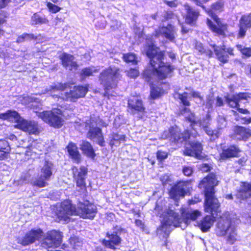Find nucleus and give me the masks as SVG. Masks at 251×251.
Segmentation results:
<instances>
[{"label":"nucleus","instance_id":"obj_43","mask_svg":"<svg viewBox=\"0 0 251 251\" xmlns=\"http://www.w3.org/2000/svg\"><path fill=\"white\" fill-rule=\"evenodd\" d=\"M218 127L219 129H222L225 127L227 125V122L225 118L223 116H219L217 120Z\"/></svg>","mask_w":251,"mask_h":251},{"label":"nucleus","instance_id":"obj_64","mask_svg":"<svg viewBox=\"0 0 251 251\" xmlns=\"http://www.w3.org/2000/svg\"><path fill=\"white\" fill-rule=\"evenodd\" d=\"M192 96L194 98H200V94L198 92H194L192 93Z\"/></svg>","mask_w":251,"mask_h":251},{"label":"nucleus","instance_id":"obj_53","mask_svg":"<svg viewBox=\"0 0 251 251\" xmlns=\"http://www.w3.org/2000/svg\"><path fill=\"white\" fill-rule=\"evenodd\" d=\"M241 123L243 124H249L251 123V117H241Z\"/></svg>","mask_w":251,"mask_h":251},{"label":"nucleus","instance_id":"obj_35","mask_svg":"<svg viewBox=\"0 0 251 251\" xmlns=\"http://www.w3.org/2000/svg\"><path fill=\"white\" fill-rule=\"evenodd\" d=\"M48 20L44 16L41 15L38 13H35L31 17V24L32 25L47 24Z\"/></svg>","mask_w":251,"mask_h":251},{"label":"nucleus","instance_id":"obj_4","mask_svg":"<svg viewBox=\"0 0 251 251\" xmlns=\"http://www.w3.org/2000/svg\"><path fill=\"white\" fill-rule=\"evenodd\" d=\"M201 216V212L198 210H182L181 217L174 211L169 210L162 221L161 226L157 228V235L161 239H167L172 230V226H180V224L182 222L187 225L191 221H195Z\"/></svg>","mask_w":251,"mask_h":251},{"label":"nucleus","instance_id":"obj_32","mask_svg":"<svg viewBox=\"0 0 251 251\" xmlns=\"http://www.w3.org/2000/svg\"><path fill=\"white\" fill-rule=\"evenodd\" d=\"M125 135L113 133L109 135V145L111 148L119 146L122 142L125 141Z\"/></svg>","mask_w":251,"mask_h":251},{"label":"nucleus","instance_id":"obj_10","mask_svg":"<svg viewBox=\"0 0 251 251\" xmlns=\"http://www.w3.org/2000/svg\"><path fill=\"white\" fill-rule=\"evenodd\" d=\"M226 102L228 105L234 108H236L239 112L243 114H248L249 111L246 109L240 108V103H246L251 99V93H239L232 96L226 97Z\"/></svg>","mask_w":251,"mask_h":251},{"label":"nucleus","instance_id":"obj_58","mask_svg":"<svg viewBox=\"0 0 251 251\" xmlns=\"http://www.w3.org/2000/svg\"><path fill=\"white\" fill-rule=\"evenodd\" d=\"M201 201V200L198 198H195L194 199H192L189 201V204H193Z\"/></svg>","mask_w":251,"mask_h":251},{"label":"nucleus","instance_id":"obj_45","mask_svg":"<svg viewBox=\"0 0 251 251\" xmlns=\"http://www.w3.org/2000/svg\"><path fill=\"white\" fill-rule=\"evenodd\" d=\"M157 158L159 161H162L168 157V153L162 151H158L156 153Z\"/></svg>","mask_w":251,"mask_h":251},{"label":"nucleus","instance_id":"obj_39","mask_svg":"<svg viewBox=\"0 0 251 251\" xmlns=\"http://www.w3.org/2000/svg\"><path fill=\"white\" fill-rule=\"evenodd\" d=\"M215 104V99L213 95H209L206 98V107L208 108V113L212 110Z\"/></svg>","mask_w":251,"mask_h":251},{"label":"nucleus","instance_id":"obj_38","mask_svg":"<svg viewBox=\"0 0 251 251\" xmlns=\"http://www.w3.org/2000/svg\"><path fill=\"white\" fill-rule=\"evenodd\" d=\"M97 72H98L97 69L94 67H91L82 69L80 74L81 76L86 77L91 76L93 73Z\"/></svg>","mask_w":251,"mask_h":251},{"label":"nucleus","instance_id":"obj_37","mask_svg":"<svg viewBox=\"0 0 251 251\" xmlns=\"http://www.w3.org/2000/svg\"><path fill=\"white\" fill-rule=\"evenodd\" d=\"M123 59L127 63H131L132 64H136L137 63L136 56L132 53L124 54Z\"/></svg>","mask_w":251,"mask_h":251},{"label":"nucleus","instance_id":"obj_63","mask_svg":"<svg viewBox=\"0 0 251 251\" xmlns=\"http://www.w3.org/2000/svg\"><path fill=\"white\" fill-rule=\"evenodd\" d=\"M9 139H10L11 140L14 141V140H16L17 137L15 135H14L13 134H11L9 136Z\"/></svg>","mask_w":251,"mask_h":251},{"label":"nucleus","instance_id":"obj_47","mask_svg":"<svg viewBox=\"0 0 251 251\" xmlns=\"http://www.w3.org/2000/svg\"><path fill=\"white\" fill-rule=\"evenodd\" d=\"M224 4L222 2H217L212 5V9L216 11H222Z\"/></svg>","mask_w":251,"mask_h":251},{"label":"nucleus","instance_id":"obj_56","mask_svg":"<svg viewBox=\"0 0 251 251\" xmlns=\"http://www.w3.org/2000/svg\"><path fill=\"white\" fill-rule=\"evenodd\" d=\"M161 180L162 182L163 185H165L169 180V176L167 175H164L161 177Z\"/></svg>","mask_w":251,"mask_h":251},{"label":"nucleus","instance_id":"obj_18","mask_svg":"<svg viewBox=\"0 0 251 251\" xmlns=\"http://www.w3.org/2000/svg\"><path fill=\"white\" fill-rule=\"evenodd\" d=\"M156 36L161 35L171 42H173L176 36L177 29L174 25L168 24L167 26L159 27L155 30Z\"/></svg>","mask_w":251,"mask_h":251},{"label":"nucleus","instance_id":"obj_22","mask_svg":"<svg viewBox=\"0 0 251 251\" xmlns=\"http://www.w3.org/2000/svg\"><path fill=\"white\" fill-rule=\"evenodd\" d=\"M251 136V129L241 126H236L233 128V133L231 135L232 139L236 141L246 140Z\"/></svg>","mask_w":251,"mask_h":251},{"label":"nucleus","instance_id":"obj_5","mask_svg":"<svg viewBox=\"0 0 251 251\" xmlns=\"http://www.w3.org/2000/svg\"><path fill=\"white\" fill-rule=\"evenodd\" d=\"M170 135L169 137L173 139L175 142L182 143L188 140L185 144L184 154L185 155L195 157L198 159H202L204 154L202 153V146L201 143L197 141H192L191 133L186 130L183 133H179L176 127H172L169 129Z\"/></svg>","mask_w":251,"mask_h":251},{"label":"nucleus","instance_id":"obj_52","mask_svg":"<svg viewBox=\"0 0 251 251\" xmlns=\"http://www.w3.org/2000/svg\"><path fill=\"white\" fill-rule=\"evenodd\" d=\"M224 105V101L223 99L220 97H217L216 99H215V106H222Z\"/></svg>","mask_w":251,"mask_h":251},{"label":"nucleus","instance_id":"obj_33","mask_svg":"<svg viewBox=\"0 0 251 251\" xmlns=\"http://www.w3.org/2000/svg\"><path fill=\"white\" fill-rule=\"evenodd\" d=\"M68 151L71 157V158L76 163H79L80 160V154L78 151L77 147L75 144L70 143L68 145L67 147Z\"/></svg>","mask_w":251,"mask_h":251},{"label":"nucleus","instance_id":"obj_16","mask_svg":"<svg viewBox=\"0 0 251 251\" xmlns=\"http://www.w3.org/2000/svg\"><path fill=\"white\" fill-rule=\"evenodd\" d=\"M189 191V183L187 181H180L171 188L169 194L171 198L177 200L183 197Z\"/></svg>","mask_w":251,"mask_h":251},{"label":"nucleus","instance_id":"obj_21","mask_svg":"<svg viewBox=\"0 0 251 251\" xmlns=\"http://www.w3.org/2000/svg\"><path fill=\"white\" fill-rule=\"evenodd\" d=\"M72 171L77 186L85 187V179L87 174V168L85 166H81L79 168L73 167Z\"/></svg>","mask_w":251,"mask_h":251},{"label":"nucleus","instance_id":"obj_59","mask_svg":"<svg viewBox=\"0 0 251 251\" xmlns=\"http://www.w3.org/2000/svg\"><path fill=\"white\" fill-rule=\"evenodd\" d=\"M25 41V36H24V34L19 36L17 39V42L18 43L23 42Z\"/></svg>","mask_w":251,"mask_h":251},{"label":"nucleus","instance_id":"obj_15","mask_svg":"<svg viewBox=\"0 0 251 251\" xmlns=\"http://www.w3.org/2000/svg\"><path fill=\"white\" fill-rule=\"evenodd\" d=\"M43 236V231L40 228L32 229L27 232L24 237H18L16 241L17 243L26 246L33 244L36 241H40Z\"/></svg>","mask_w":251,"mask_h":251},{"label":"nucleus","instance_id":"obj_26","mask_svg":"<svg viewBox=\"0 0 251 251\" xmlns=\"http://www.w3.org/2000/svg\"><path fill=\"white\" fill-rule=\"evenodd\" d=\"M238 199L244 200L251 197V183L241 182L240 188L234 195Z\"/></svg>","mask_w":251,"mask_h":251},{"label":"nucleus","instance_id":"obj_3","mask_svg":"<svg viewBox=\"0 0 251 251\" xmlns=\"http://www.w3.org/2000/svg\"><path fill=\"white\" fill-rule=\"evenodd\" d=\"M97 213V207L92 203L88 202H80L77 208L74 206L71 201L67 200L56 206L55 213L60 222L68 223L70 216L73 215L79 216L84 219H93Z\"/></svg>","mask_w":251,"mask_h":251},{"label":"nucleus","instance_id":"obj_49","mask_svg":"<svg viewBox=\"0 0 251 251\" xmlns=\"http://www.w3.org/2000/svg\"><path fill=\"white\" fill-rule=\"evenodd\" d=\"M94 119V124L95 125V126H100L103 127H106L107 126V124L104 122L102 120L100 119L99 118L98 119H95L92 117Z\"/></svg>","mask_w":251,"mask_h":251},{"label":"nucleus","instance_id":"obj_24","mask_svg":"<svg viewBox=\"0 0 251 251\" xmlns=\"http://www.w3.org/2000/svg\"><path fill=\"white\" fill-rule=\"evenodd\" d=\"M215 53L218 59L221 62L225 63L228 59V56L226 52H227L229 54L233 55V49L231 48H225V46L222 48L217 46L214 47Z\"/></svg>","mask_w":251,"mask_h":251},{"label":"nucleus","instance_id":"obj_14","mask_svg":"<svg viewBox=\"0 0 251 251\" xmlns=\"http://www.w3.org/2000/svg\"><path fill=\"white\" fill-rule=\"evenodd\" d=\"M207 12L214 21L213 22L210 19H207V25L209 28L217 35L224 36L226 29V25L222 23L220 19L213 12L212 10H209Z\"/></svg>","mask_w":251,"mask_h":251},{"label":"nucleus","instance_id":"obj_25","mask_svg":"<svg viewBox=\"0 0 251 251\" xmlns=\"http://www.w3.org/2000/svg\"><path fill=\"white\" fill-rule=\"evenodd\" d=\"M60 59L62 61L63 67L69 70H76L77 64L75 61V58L73 55L63 53L60 56Z\"/></svg>","mask_w":251,"mask_h":251},{"label":"nucleus","instance_id":"obj_36","mask_svg":"<svg viewBox=\"0 0 251 251\" xmlns=\"http://www.w3.org/2000/svg\"><path fill=\"white\" fill-rule=\"evenodd\" d=\"M46 180L40 176L39 178L33 179L31 181V184L34 186H36L39 188H43L46 186L48 185V183L46 182Z\"/></svg>","mask_w":251,"mask_h":251},{"label":"nucleus","instance_id":"obj_20","mask_svg":"<svg viewBox=\"0 0 251 251\" xmlns=\"http://www.w3.org/2000/svg\"><path fill=\"white\" fill-rule=\"evenodd\" d=\"M239 30L237 35L238 39L243 38L246 34L248 29L251 28V13L243 15L239 20Z\"/></svg>","mask_w":251,"mask_h":251},{"label":"nucleus","instance_id":"obj_34","mask_svg":"<svg viewBox=\"0 0 251 251\" xmlns=\"http://www.w3.org/2000/svg\"><path fill=\"white\" fill-rule=\"evenodd\" d=\"M80 149L84 154L90 158H94L95 156L94 151L91 144L86 141H83L80 144Z\"/></svg>","mask_w":251,"mask_h":251},{"label":"nucleus","instance_id":"obj_57","mask_svg":"<svg viewBox=\"0 0 251 251\" xmlns=\"http://www.w3.org/2000/svg\"><path fill=\"white\" fill-rule=\"evenodd\" d=\"M10 0H0V8H3L7 5Z\"/></svg>","mask_w":251,"mask_h":251},{"label":"nucleus","instance_id":"obj_48","mask_svg":"<svg viewBox=\"0 0 251 251\" xmlns=\"http://www.w3.org/2000/svg\"><path fill=\"white\" fill-rule=\"evenodd\" d=\"M182 171L185 176H189L192 174L193 169L191 166H185L183 168Z\"/></svg>","mask_w":251,"mask_h":251},{"label":"nucleus","instance_id":"obj_41","mask_svg":"<svg viewBox=\"0 0 251 251\" xmlns=\"http://www.w3.org/2000/svg\"><path fill=\"white\" fill-rule=\"evenodd\" d=\"M236 48L243 55L247 57L251 56V48H245L241 45H236Z\"/></svg>","mask_w":251,"mask_h":251},{"label":"nucleus","instance_id":"obj_7","mask_svg":"<svg viewBox=\"0 0 251 251\" xmlns=\"http://www.w3.org/2000/svg\"><path fill=\"white\" fill-rule=\"evenodd\" d=\"M120 77L119 69L115 67H110L100 73L99 79L104 87L105 95H108V90L116 87Z\"/></svg>","mask_w":251,"mask_h":251},{"label":"nucleus","instance_id":"obj_46","mask_svg":"<svg viewBox=\"0 0 251 251\" xmlns=\"http://www.w3.org/2000/svg\"><path fill=\"white\" fill-rule=\"evenodd\" d=\"M127 75L132 78H135L139 75V72L137 69H130L126 71Z\"/></svg>","mask_w":251,"mask_h":251},{"label":"nucleus","instance_id":"obj_30","mask_svg":"<svg viewBox=\"0 0 251 251\" xmlns=\"http://www.w3.org/2000/svg\"><path fill=\"white\" fill-rule=\"evenodd\" d=\"M239 151L240 150L238 147L234 145L230 146L226 149H223L220 154V158L226 160L231 157H236Z\"/></svg>","mask_w":251,"mask_h":251},{"label":"nucleus","instance_id":"obj_11","mask_svg":"<svg viewBox=\"0 0 251 251\" xmlns=\"http://www.w3.org/2000/svg\"><path fill=\"white\" fill-rule=\"evenodd\" d=\"M94 121V119L91 117L90 120L86 123V127L89 128L87 137L96 142L100 146L103 147L105 145V141L101 129L98 126H95Z\"/></svg>","mask_w":251,"mask_h":251},{"label":"nucleus","instance_id":"obj_31","mask_svg":"<svg viewBox=\"0 0 251 251\" xmlns=\"http://www.w3.org/2000/svg\"><path fill=\"white\" fill-rule=\"evenodd\" d=\"M151 97L152 99H155L168 90L169 89V85L164 83L161 87H155L153 86V84H151Z\"/></svg>","mask_w":251,"mask_h":251},{"label":"nucleus","instance_id":"obj_1","mask_svg":"<svg viewBox=\"0 0 251 251\" xmlns=\"http://www.w3.org/2000/svg\"><path fill=\"white\" fill-rule=\"evenodd\" d=\"M216 175L210 174L204 177L199 183L200 189H204L205 202L204 209L205 212L210 213L211 215H207L197 222L198 226L203 232L209 231L212 226L215 219L220 217L224 220L220 213V206L218 200L215 197L214 187L217 185Z\"/></svg>","mask_w":251,"mask_h":251},{"label":"nucleus","instance_id":"obj_9","mask_svg":"<svg viewBox=\"0 0 251 251\" xmlns=\"http://www.w3.org/2000/svg\"><path fill=\"white\" fill-rule=\"evenodd\" d=\"M37 115L50 126L55 128H60L63 124L62 112L60 109L53 108L51 111L38 112Z\"/></svg>","mask_w":251,"mask_h":251},{"label":"nucleus","instance_id":"obj_44","mask_svg":"<svg viewBox=\"0 0 251 251\" xmlns=\"http://www.w3.org/2000/svg\"><path fill=\"white\" fill-rule=\"evenodd\" d=\"M47 6L50 11L53 13H56L59 12L61 9L60 7L50 2H48Z\"/></svg>","mask_w":251,"mask_h":251},{"label":"nucleus","instance_id":"obj_61","mask_svg":"<svg viewBox=\"0 0 251 251\" xmlns=\"http://www.w3.org/2000/svg\"><path fill=\"white\" fill-rule=\"evenodd\" d=\"M8 153H5V152H3V153H1L0 155V160L5 159L7 157Z\"/></svg>","mask_w":251,"mask_h":251},{"label":"nucleus","instance_id":"obj_60","mask_svg":"<svg viewBox=\"0 0 251 251\" xmlns=\"http://www.w3.org/2000/svg\"><path fill=\"white\" fill-rule=\"evenodd\" d=\"M25 100H26V101H27L28 103L32 102L33 101H34L35 100V98L33 97H25L24 98Z\"/></svg>","mask_w":251,"mask_h":251},{"label":"nucleus","instance_id":"obj_2","mask_svg":"<svg viewBox=\"0 0 251 251\" xmlns=\"http://www.w3.org/2000/svg\"><path fill=\"white\" fill-rule=\"evenodd\" d=\"M146 53L150 59L151 65V69H146L144 73V77L148 82H151V78L153 76L162 80L172 76L174 67L163 62V53L160 51L152 42L147 47Z\"/></svg>","mask_w":251,"mask_h":251},{"label":"nucleus","instance_id":"obj_27","mask_svg":"<svg viewBox=\"0 0 251 251\" xmlns=\"http://www.w3.org/2000/svg\"><path fill=\"white\" fill-rule=\"evenodd\" d=\"M53 171V164L51 161L45 160L41 166V176L46 180H50Z\"/></svg>","mask_w":251,"mask_h":251},{"label":"nucleus","instance_id":"obj_51","mask_svg":"<svg viewBox=\"0 0 251 251\" xmlns=\"http://www.w3.org/2000/svg\"><path fill=\"white\" fill-rule=\"evenodd\" d=\"M135 224L137 226L139 227L143 231L144 230L145 227V225L141 220H136L135 221Z\"/></svg>","mask_w":251,"mask_h":251},{"label":"nucleus","instance_id":"obj_40","mask_svg":"<svg viewBox=\"0 0 251 251\" xmlns=\"http://www.w3.org/2000/svg\"><path fill=\"white\" fill-rule=\"evenodd\" d=\"M10 147L9 143L5 140H0V151L9 153L10 151Z\"/></svg>","mask_w":251,"mask_h":251},{"label":"nucleus","instance_id":"obj_54","mask_svg":"<svg viewBox=\"0 0 251 251\" xmlns=\"http://www.w3.org/2000/svg\"><path fill=\"white\" fill-rule=\"evenodd\" d=\"M195 48L196 49L200 52L202 53L204 51V49L203 48L202 44L201 43L197 42L196 44Z\"/></svg>","mask_w":251,"mask_h":251},{"label":"nucleus","instance_id":"obj_50","mask_svg":"<svg viewBox=\"0 0 251 251\" xmlns=\"http://www.w3.org/2000/svg\"><path fill=\"white\" fill-rule=\"evenodd\" d=\"M211 168V165H209V164H207V163L202 164L201 167V170L202 171L205 172L209 171L210 170Z\"/></svg>","mask_w":251,"mask_h":251},{"label":"nucleus","instance_id":"obj_13","mask_svg":"<svg viewBox=\"0 0 251 251\" xmlns=\"http://www.w3.org/2000/svg\"><path fill=\"white\" fill-rule=\"evenodd\" d=\"M41 241V246L45 248H56L60 246L62 241L61 233L53 230L43 234Z\"/></svg>","mask_w":251,"mask_h":251},{"label":"nucleus","instance_id":"obj_19","mask_svg":"<svg viewBox=\"0 0 251 251\" xmlns=\"http://www.w3.org/2000/svg\"><path fill=\"white\" fill-rule=\"evenodd\" d=\"M128 108L133 115L137 114L142 118L145 113V108L142 101L137 97H133L128 100Z\"/></svg>","mask_w":251,"mask_h":251},{"label":"nucleus","instance_id":"obj_23","mask_svg":"<svg viewBox=\"0 0 251 251\" xmlns=\"http://www.w3.org/2000/svg\"><path fill=\"white\" fill-rule=\"evenodd\" d=\"M68 86L67 83H55L50 85L43 90L42 94L51 96L53 98L59 99V92L63 91Z\"/></svg>","mask_w":251,"mask_h":251},{"label":"nucleus","instance_id":"obj_42","mask_svg":"<svg viewBox=\"0 0 251 251\" xmlns=\"http://www.w3.org/2000/svg\"><path fill=\"white\" fill-rule=\"evenodd\" d=\"M178 98L180 100L181 102L183 103V104L185 106H189L190 105V102L188 100V94L184 92L183 94H178Z\"/></svg>","mask_w":251,"mask_h":251},{"label":"nucleus","instance_id":"obj_6","mask_svg":"<svg viewBox=\"0 0 251 251\" xmlns=\"http://www.w3.org/2000/svg\"><path fill=\"white\" fill-rule=\"evenodd\" d=\"M0 118L9 121H14L17 123L15 126L29 134H38L40 131L38 124L35 121H27L23 119L18 112L15 111L9 110L6 113L0 114Z\"/></svg>","mask_w":251,"mask_h":251},{"label":"nucleus","instance_id":"obj_62","mask_svg":"<svg viewBox=\"0 0 251 251\" xmlns=\"http://www.w3.org/2000/svg\"><path fill=\"white\" fill-rule=\"evenodd\" d=\"M188 29L187 28H186L184 25H182L181 32L183 33H186L188 32Z\"/></svg>","mask_w":251,"mask_h":251},{"label":"nucleus","instance_id":"obj_12","mask_svg":"<svg viewBox=\"0 0 251 251\" xmlns=\"http://www.w3.org/2000/svg\"><path fill=\"white\" fill-rule=\"evenodd\" d=\"M217 227L221 231V235H226L227 241L233 244L237 240V233L235 229L230 226L229 220L226 217L225 220H220L217 223Z\"/></svg>","mask_w":251,"mask_h":251},{"label":"nucleus","instance_id":"obj_28","mask_svg":"<svg viewBox=\"0 0 251 251\" xmlns=\"http://www.w3.org/2000/svg\"><path fill=\"white\" fill-rule=\"evenodd\" d=\"M184 7L185 11L186 12V23L190 25H193L196 21L199 15V12L187 4H184Z\"/></svg>","mask_w":251,"mask_h":251},{"label":"nucleus","instance_id":"obj_17","mask_svg":"<svg viewBox=\"0 0 251 251\" xmlns=\"http://www.w3.org/2000/svg\"><path fill=\"white\" fill-rule=\"evenodd\" d=\"M87 91L88 88L86 86H74L69 92L65 93V97H63L62 99L66 100L75 101L78 98L84 97Z\"/></svg>","mask_w":251,"mask_h":251},{"label":"nucleus","instance_id":"obj_29","mask_svg":"<svg viewBox=\"0 0 251 251\" xmlns=\"http://www.w3.org/2000/svg\"><path fill=\"white\" fill-rule=\"evenodd\" d=\"M107 237L108 240L103 239L102 241V244L105 247L115 249L114 246L119 245L121 242V238L116 234V233L110 234L107 233Z\"/></svg>","mask_w":251,"mask_h":251},{"label":"nucleus","instance_id":"obj_55","mask_svg":"<svg viewBox=\"0 0 251 251\" xmlns=\"http://www.w3.org/2000/svg\"><path fill=\"white\" fill-rule=\"evenodd\" d=\"M25 41L31 40L35 38V36L32 34L24 33Z\"/></svg>","mask_w":251,"mask_h":251},{"label":"nucleus","instance_id":"obj_8","mask_svg":"<svg viewBox=\"0 0 251 251\" xmlns=\"http://www.w3.org/2000/svg\"><path fill=\"white\" fill-rule=\"evenodd\" d=\"M181 114L192 124L194 125L199 124L200 126H202L205 132L210 137L211 140H215L219 137V132L217 130H212L209 127L210 116L208 113L206 115L202 121L198 123L196 121L194 114L188 108L185 107L181 110Z\"/></svg>","mask_w":251,"mask_h":251}]
</instances>
